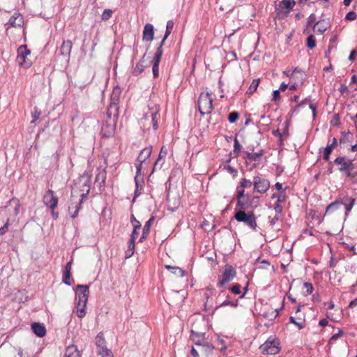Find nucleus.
I'll list each match as a JSON object with an SVG mask.
<instances>
[{
  "instance_id": "obj_1",
  "label": "nucleus",
  "mask_w": 357,
  "mask_h": 357,
  "mask_svg": "<svg viewBox=\"0 0 357 357\" xmlns=\"http://www.w3.org/2000/svg\"><path fill=\"white\" fill-rule=\"evenodd\" d=\"M90 189L91 187L87 181L82 184L81 182L75 183L73 187L70 197L71 204L69 206V212L72 218H75L78 215L81 204L84 199L87 197Z\"/></svg>"
},
{
  "instance_id": "obj_2",
  "label": "nucleus",
  "mask_w": 357,
  "mask_h": 357,
  "mask_svg": "<svg viewBox=\"0 0 357 357\" xmlns=\"http://www.w3.org/2000/svg\"><path fill=\"white\" fill-rule=\"evenodd\" d=\"M89 296V286L78 284L77 286L75 297V301H77L75 313L79 318H83L86 315V307Z\"/></svg>"
},
{
  "instance_id": "obj_3",
  "label": "nucleus",
  "mask_w": 357,
  "mask_h": 357,
  "mask_svg": "<svg viewBox=\"0 0 357 357\" xmlns=\"http://www.w3.org/2000/svg\"><path fill=\"white\" fill-rule=\"evenodd\" d=\"M259 349L264 355L277 354L281 349L280 340L276 336L271 335L259 347Z\"/></svg>"
},
{
  "instance_id": "obj_4",
  "label": "nucleus",
  "mask_w": 357,
  "mask_h": 357,
  "mask_svg": "<svg viewBox=\"0 0 357 357\" xmlns=\"http://www.w3.org/2000/svg\"><path fill=\"white\" fill-rule=\"evenodd\" d=\"M190 321L192 334L206 333L208 328V321L204 317L200 314L193 316Z\"/></svg>"
},
{
  "instance_id": "obj_5",
  "label": "nucleus",
  "mask_w": 357,
  "mask_h": 357,
  "mask_svg": "<svg viewBox=\"0 0 357 357\" xmlns=\"http://www.w3.org/2000/svg\"><path fill=\"white\" fill-rule=\"evenodd\" d=\"M31 55V51L27 49V46L25 45H21L17 49V56L16 61L19 66L28 68L31 64L32 61L29 56Z\"/></svg>"
},
{
  "instance_id": "obj_6",
  "label": "nucleus",
  "mask_w": 357,
  "mask_h": 357,
  "mask_svg": "<svg viewBox=\"0 0 357 357\" xmlns=\"http://www.w3.org/2000/svg\"><path fill=\"white\" fill-rule=\"evenodd\" d=\"M211 94L207 91L201 93L198 99V107L200 113L207 114L211 113L213 108V100Z\"/></svg>"
},
{
  "instance_id": "obj_7",
  "label": "nucleus",
  "mask_w": 357,
  "mask_h": 357,
  "mask_svg": "<svg viewBox=\"0 0 357 357\" xmlns=\"http://www.w3.org/2000/svg\"><path fill=\"white\" fill-rule=\"evenodd\" d=\"M234 218L238 222H244L252 229H256L257 222L253 212L246 213L244 211L240 210L236 213Z\"/></svg>"
},
{
  "instance_id": "obj_8",
  "label": "nucleus",
  "mask_w": 357,
  "mask_h": 357,
  "mask_svg": "<svg viewBox=\"0 0 357 357\" xmlns=\"http://www.w3.org/2000/svg\"><path fill=\"white\" fill-rule=\"evenodd\" d=\"M149 111L146 112L144 114V118L146 119H151V122L153 124V128L154 130L158 128V120L159 119V111L160 107L159 105L155 104L153 102H151L149 105Z\"/></svg>"
},
{
  "instance_id": "obj_9",
  "label": "nucleus",
  "mask_w": 357,
  "mask_h": 357,
  "mask_svg": "<svg viewBox=\"0 0 357 357\" xmlns=\"http://www.w3.org/2000/svg\"><path fill=\"white\" fill-rule=\"evenodd\" d=\"M295 5L296 1L294 0H282L278 4L275 5V9L278 15L286 17Z\"/></svg>"
},
{
  "instance_id": "obj_10",
  "label": "nucleus",
  "mask_w": 357,
  "mask_h": 357,
  "mask_svg": "<svg viewBox=\"0 0 357 357\" xmlns=\"http://www.w3.org/2000/svg\"><path fill=\"white\" fill-rule=\"evenodd\" d=\"M24 24V17L19 13H15L9 19L8 22L5 24L6 33H9L11 27L22 28Z\"/></svg>"
},
{
  "instance_id": "obj_11",
  "label": "nucleus",
  "mask_w": 357,
  "mask_h": 357,
  "mask_svg": "<svg viewBox=\"0 0 357 357\" xmlns=\"http://www.w3.org/2000/svg\"><path fill=\"white\" fill-rule=\"evenodd\" d=\"M58 198L52 190L46 191L43 196L44 204L50 208L52 211H54L58 206Z\"/></svg>"
},
{
  "instance_id": "obj_12",
  "label": "nucleus",
  "mask_w": 357,
  "mask_h": 357,
  "mask_svg": "<svg viewBox=\"0 0 357 357\" xmlns=\"http://www.w3.org/2000/svg\"><path fill=\"white\" fill-rule=\"evenodd\" d=\"M192 340L195 343V344L197 346L198 349L199 351H205L207 348H209V344L206 340L205 338V333H201V334H192L190 336Z\"/></svg>"
},
{
  "instance_id": "obj_13",
  "label": "nucleus",
  "mask_w": 357,
  "mask_h": 357,
  "mask_svg": "<svg viewBox=\"0 0 357 357\" xmlns=\"http://www.w3.org/2000/svg\"><path fill=\"white\" fill-rule=\"evenodd\" d=\"M253 185L255 189L259 193L266 192L270 186V183L268 180L259 176L254 177Z\"/></svg>"
},
{
  "instance_id": "obj_14",
  "label": "nucleus",
  "mask_w": 357,
  "mask_h": 357,
  "mask_svg": "<svg viewBox=\"0 0 357 357\" xmlns=\"http://www.w3.org/2000/svg\"><path fill=\"white\" fill-rule=\"evenodd\" d=\"M335 164L340 165L338 168L340 172L348 170L349 169H354V165L351 160L347 159L345 157L340 156L334 160Z\"/></svg>"
},
{
  "instance_id": "obj_15",
  "label": "nucleus",
  "mask_w": 357,
  "mask_h": 357,
  "mask_svg": "<svg viewBox=\"0 0 357 357\" xmlns=\"http://www.w3.org/2000/svg\"><path fill=\"white\" fill-rule=\"evenodd\" d=\"M162 55V50L161 49V46H160L158 48L153 60V63L152 70L154 77H158L159 76V64L161 60Z\"/></svg>"
},
{
  "instance_id": "obj_16",
  "label": "nucleus",
  "mask_w": 357,
  "mask_h": 357,
  "mask_svg": "<svg viewBox=\"0 0 357 357\" xmlns=\"http://www.w3.org/2000/svg\"><path fill=\"white\" fill-rule=\"evenodd\" d=\"M329 22L327 20H321L317 22L313 26V31L319 34L324 33L328 28Z\"/></svg>"
},
{
  "instance_id": "obj_17",
  "label": "nucleus",
  "mask_w": 357,
  "mask_h": 357,
  "mask_svg": "<svg viewBox=\"0 0 357 357\" xmlns=\"http://www.w3.org/2000/svg\"><path fill=\"white\" fill-rule=\"evenodd\" d=\"M154 31L153 26L151 24H145L143 30V40L150 42L153 39Z\"/></svg>"
},
{
  "instance_id": "obj_18",
  "label": "nucleus",
  "mask_w": 357,
  "mask_h": 357,
  "mask_svg": "<svg viewBox=\"0 0 357 357\" xmlns=\"http://www.w3.org/2000/svg\"><path fill=\"white\" fill-rule=\"evenodd\" d=\"M114 125L105 123L102 126L101 133L104 137L109 138L114 135Z\"/></svg>"
},
{
  "instance_id": "obj_19",
  "label": "nucleus",
  "mask_w": 357,
  "mask_h": 357,
  "mask_svg": "<svg viewBox=\"0 0 357 357\" xmlns=\"http://www.w3.org/2000/svg\"><path fill=\"white\" fill-rule=\"evenodd\" d=\"M236 272L231 265L225 266V283L231 281L236 276Z\"/></svg>"
},
{
  "instance_id": "obj_20",
  "label": "nucleus",
  "mask_w": 357,
  "mask_h": 357,
  "mask_svg": "<svg viewBox=\"0 0 357 357\" xmlns=\"http://www.w3.org/2000/svg\"><path fill=\"white\" fill-rule=\"evenodd\" d=\"M31 329L38 337H43L46 334V328L42 324L33 323L31 325Z\"/></svg>"
},
{
  "instance_id": "obj_21",
  "label": "nucleus",
  "mask_w": 357,
  "mask_h": 357,
  "mask_svg": "<svg viewBox=\"0 0 357 357\" xmlns=\"http://www.w3.org/2000/svg\"><path fill=\"white\" fill-rule=\"evenodd\" d=\"M151 153H152V146H151L145 147L140 151L136 161L144 163L150 157Z\"/></svg>"
},
{
  "instance_id": "obj_22",
  "label": "nucleus",
  "mask_w": 357,
  "mask_h": 357,
  "mask_svg": "<svg viewBox=\"0 0 357 357\" xmlns=\"http://www.w3.org/2000/svg\"><path fill=\"white\" fill-rule=\"evenodd\" d=\"M64 357H81V354L77 346L71 344L66 348Z\"/></svg>"
},
{
  "instance_id": "obj_23",
  "label": "nucleus",
  "mask_w": 357,
  "mask_h": 357,
  "mask_svg": "<svg viewBox=\"0 0 357 357\" xmlns=\"http://www.w3.org/2000/svg\"><path fill=\"white\" fill-rule=\"evenodd\" d=\"M73 44L69 40L63 42L61 46V53L64 56H69L72 50Z\"/></svg>"
},
{
  "instance_id": "obj_24",
  "label": "nucleus",
  "mask_w": 357,
  "mask_h": 357,
  "mask_svg": "<svg viewBox=\"0 0 357 357\" xmlns=\"http://www.w3.org/2000/svg\"><path fill=\"white\" fill-rule=\"evenodd\" d=\"M343 204L344 205L345 209H346V215H348L349 212L351 211L352 209L355 202L356 199L351 197H345L344 198Z\"/></svg>"
},
{
  "instance_id": "obj_25",
  "label": "nucleus",
  "mask_w": 357,
  "mask_h": 357,
  "mask_svg": "<svg viewBox=\"0 0 357 357\" xmlns=\"http://www.w3.org/2000/svg\"><path fill=\"white\" fill-rule=\"evenodd\" d=\"M145 61L144 58L140 60L139 62H138L135 67L132 70V75L134 76H138L142 72H144V69L147 67L146 65L144 64Z\"/></svg>"
},
{
  "instance_id": "obj_26",
  "label": "nucleus",
  "mask_w": 357,
  "mask_h": 357,
  "mask_svg": "<svg viewBox=\"0 0 357 357\" xmlns=\"http://www.w3.org/2000/svg\"><path fill=\"white\" fill-rule=\"evenodd\" d=\"M96 345L98 350L106 349L104 335L102 332L99 333L96 337Z\"/></svg>"
},
{
  "instance_id": "obj_27",
  "label": "nucleus",
  "mask_w": 357,
  "mask_h": 357,
  "mask_svg": "<svg viewBox=\"0 0 357 357\" xmlns=\"http://www.w3.org/2000/svg\"><path fill=\"white\" fill-rule=\"evenodd\" d=\"M154 221V217L152 216L146 222V224L144 225V228H143V232H142V237L140 238V241H143L144 239H145L147 236V235L149 234V231H150V228H151V226L153 223V222Z\"/></svg>"
},
{
  "instance_id": "obj_28",
  "label": "nucleus",
  "mask_w": 357,
  "mask_h": 357,
  "mask_svg": "<svg viewBox=\"0 0 357 357\" xmlns=\"http://www.w3.org/2000/svg\"><path fill=\"white\" fill-rule=\"evenodd\" d=\"M343 204L342 199H337L335 202L331 203L326 208V213H331L338 209Z\"/></svg>"
},
{
  "instance_id": "obj_29",
  "label": "nucleus",
  "mask_w": 357,
  "mask_h": 357,
  "mask_svg": "<svg viewBox=\"0 0 357 357\" xmlns=\"http://www.w3.org/2000/svg\"><path fill=\"white\" fill-rule=\"evenodd\" d=\"M165 268L177 277H183L185 275V271L179 267L166 265Z\"/></svg>"
},
{
  "instance_id": "obj_30",
  "label": "nucleus",
  "mask_w": 357,
  "mask_h": 357,
  "mask_svg": "<svg viewBox=\"0 0 357 357\" xmlns=\"http://www.w3.org/2000/svg\"><path fill=\"white\" fill-rule=\"evenodd\" d=\"M246 159L250 161H258L263 155V151L261 150L259 152L250 153L245 152Z\"/></svg>"
},
{
  "instance_id": "obj_31",
  "label": "nucleus",
  "mask_w": 357,
  "mask_h": 357,
  "mask_svg": "<svg viewBox=\"0 0 357 357\" xmlns=\"http://www.w3.org/2000/svg\"><path fill=\"white\" fill-rule=\"evenodd\" d=\"M173 27H174V22L172 21H171V20H169L167 22L165 35L163 39L162 40V41L160 43V46H161V47L164 45L165 40L170 35Z\"/></svg>"
},
{
  "instance_id": "obj_32",
  "label": "nucleus",
  "mask_w": 357,
  "mask_h": 357,
  "mask_svg": "<svg viewBox=\"0 0 357 357\" xmlns=\"http://www.w3.org/2000/svg\"><path fill=\"white\" fill-rule=\"evenodd\" d=\"M334 149V147L331 146V144H328L324 150V155L323 158L324 160L328 161L330 158V155L333 150Z\"/></svg>"
},
{
  "instance_id": "obj_33",
  "label": "nucleus",
  "mask_w": 357,
  "mask_h": 357,
  "mask_svg": "<svg viewBox=\"0 0 357 357\" xmlns=\"http://www.w3.org/2000/svg\"><path fill=\"white\" fill-rule=\"evenodd\" d=\"M259 84V79H255L252 80L247 93L249 94L253 93L257 89Z\"/></svg>"
},
{
  "instance_id": "obj_34",
  "label": "nucleus",
  "mask_w": 357,
  "mask_h": 357,
  "mask_svg": "<svg viewBox=\"0 0 357 357\" xmlns=\"http://www.w3.org/2000/svg\"><path fill=\"white\" fill-rule=\"evenodd\" d=\"M135 165L136 169H137L136 176L135 178H137V179H138L139 176H143V175H144L143 172H142L143 162L136 161Z\"/></svg>"
},
{
  "instance_id": "obj_35",
  "label": "nucleus",
  "mask_w": 357,
  "mask_h": 357,
  "mask_svg": "<svg viewBox=\"0 0 357 357\" xmlns=\"http://www.w3.org/2000/svg\"><path fill=\"white\" fill-rule=\"evenodd\" d=\"M10 204H13L15 205V214L17 215L20 213V202L19 199L16 197H13L9 201Z\"/></svg>"
},
{
  "instance_id": "obj_36",
  "label": "nucleus",
  "mask_w": 357,
  "mask_h": 357,
  "mask_svg": "<svg viewBox=\"0 0 357 357\" xmlns=\"http://www.w3.org/2000/svg\"><path fill=\"white\" fill-rule=\"evenodd\" d=\"M238 206L242 211L247 209L250 204L248 202V198L245 199H238Z\"/></svg>"
},
{
  "instance_id": "obj_37",
  "label": "nucleus",
  "mask_w": 357,
  "mask_h": 357,
  "mask_svg": "<svg viewBox=\"0 0 357 357\" xmlns=\"http://www.w3.org/2000/svg\"><path fill=\"white\" fill-rule=\"evenodd\" d=\"M98 353L101 357H114L112 351L107 348L98 350Z\"/></svg>"
},
{
  "instance_id": "obj_38",
  "label": "nucleus",
  "mask_w": 357,
  "mask_h": 357,
  "mask_svg": "<svg viewBox=\"0 0 357 357\" xmlns=\"http://www.w3.org/2000/svg\"><path fill=\"white\" fill-rule=\"evenodd\" d=\"M304 104H309L310 105V109L312 110V114H313V117L314 118L315 116H316V108L317 107L310 102V100H308V99H305V100H303L300 105H298V106L300 107Z\"/></svg>"
},
{
  "instance_id": "obj_39",
  "label": "nucleus",
  "mask_w": 357,
  "mask_h": 357,
  "mask_svg": "<svg viewBox=\"0 0 357 357\" xmlns=\"http://www.w3.org/2000/svg\"><path fill=\"white\" fill-rule=\"evenodd\" d=\"M307 47L312 49L316 46V40L313 35H310L307 38Z\"/></svg>"
},
{
  "instance_id": "obj_40",
  "label": "nucleus",
  "mask_w": 357,
  "mask_h": 357,
  "mask_svg": "<svg viewBox=\"0 0 357 357\" xmlns=\"http://www.w3.org/2000/svg\"><path fill=\"white\" fill-rule=\"evenodd\" d=\"M241 286L239 284H236L231 287H227V289L229 290H230L233 294H234L236 295L241 294Z\"/></svg>"
},
{
  "instance_id": "obj_41",
  "label": "nucleus",
  "mask_w": 357,
  "mask_h": 357,
  "mask_svg": "<svg viewBox=\"0 0 357 357\" xmlns=\"http://www.w3.org/2000/svg\"><path fill=\"white\" fill-rule=\"evenodd\" d=\"M70 276H71L70 272L64 271L63 273V278H62L63 282L65 283L66 284L70 285L71 284Z\"/></svg>"
},
{
  "instance_id": "obj_42",
  "label": "nucleus",
  "mask_w": 357,
  "mask_h": 357,
  "mask_svg": "<svg viewBox=\"0 0 357 357\" xmlns=\"http://www.w3.org/2000/svg\"><path fill=\"white\" fill-rule=\"evenodd\" d=\"M165 160H159V157L153 164V170L151 174H153L155 171H156L158 169H160L164 164Z\"/></svg>"
},
{
  "instance_id": "obj_43",
  "label": "nucleus",
  "mask_w": 357,
  "mask_h": 357,
  "mask_svg": "<svg viewBox=\"0 0 357 357\" xmlns=\"http://www.w3.org/2000/svg\"><path fill=\"white\" fill-rule=\"evenodd\" d=\"M239 118V114L237 112H233L228 116V120L231 123H235Z\"/></svg>"
},
{
  "instance_id": "obj_44",
  "label": "nucleus",
  "mask_w": 357,
  "mask_h": 357,
  "mask_svg": "<svg viewBox=\"0 0 357 357\" xmlns=\"http://www.w3.org/2000/svg\"><path fill=\"white\" fill-rule=\"evenodd\" d=\"M252 185V182L250 180H248L246 178H243L241 181L240 188H250Z\"/></svg>"
},
{
  "instance_id": "obj_45",
  "label": "nucleus",
  "mask_w": 357,
  "mask_h": 357,
  "mask_svg": "<svg viewBox=\"0 0 357 357\" xmlns=\"http://www.w3.org/2000/svg\"><path fill=\"white\" fill-rule=\"evenodd\" d=\"M278 315V310L275 309L274 310L271 311L270 314L266 313L264 314V317H266L268 319L273 320L275 319Z\"/></svg>"
},
{
  "instance_id": "obj_46",
  "label": "nucleus",
  "mask_w": 357,
  "mask_h": 357,
  "mask_svg": "<svg viewBox=\"0 0 357 357\" xmlns=\"http://www.w3.org/2000/svg\"><path fill=\"white\" fill-rule=\"evenodd\" d=\"M303 287H304V288L306 290L307 295H310V294H311L312 293L314 288H313V286H312V283H310V282H305L303 284Z\"/></svg>"
},
{
  "instance_id": "obj_47",
  "label": "nucleus",
  "mask_w": 357,
  "mask_h": 357,
  "mask_svg": "<svg viewBox=\"0 0 357 357\" xmlns=\"http://www.w3.org/2000/svg\"><path fill=\"white\" fill-rule=\"evenodd\" d=\"M167 155V149L165 146H162V148L160 149L159 155H158L159 160H165V158L166 157Z\"/></svg>"
},
{
  "instance_id": "obj_48",
  "label": "nucleus",
  "mask_w": 357,
  "mask_h": 357,
  "mask_svg": "<svg viewBox=\"0 0 357 357\" xmlns=\"http://www.w3.org/2000/svg\"><path fill=\"white\" fill-rule=\"evenodd\" d=\"M40 111H39L37 108H34V111L32 112L31 116L33 117V121L31 123H34L36 120H38L40 116Z\"/></svg>"
},
{
  "instance_id": "obj_49",
  "label": "nucleus",
  "mask_w": 357,
  "mask_h": 357,
  "mask_svg": "<svg viewBox=\"0 0 357 357\" xmlns=\"http://www.w3.org/2000/svg\"><path fill=\"white\" fill-rule=\"evenodd\" d=\"M241 149V145L240 144L239 142L238 141L237 138L235 137L234 139V152L236 154L239 153Z\"/></svg>"
},
{
  "instance_id": "obj_50",
  "label": "nucleus",
  "mask_w": 357,
  "mask_h": 357,
  "mask_svg": "<svg viewBox=\"0 0 357 357\" xmlns=\"http://www.w3.org/2000/svg\"><path fill=\"white\" fill-rule=\"evenodd\" d=\"M225 305H231L232 307H236L238 305V300L233 301H229V297L227 296V298L224 301Z\"/></svg>"
},
{
  "instance_id": "obj_51",
  "label": "nucleus",
  "mask_w": 357,
  "mask_h": 357,
  "mask_svg": "<svg viewBox=\"0 0 357 357\" xmlns=\"http://www.w3.org/2000/svg\"><path fill=\"white\" fill-rule=\"evenodd\" d=\"M296 72L301 73V70H298V68H295L293 70H284L283 73L285 74L287 77H293Z\"/></svg>"
},
{
  "instance_id": "obj_52",
  "label": "nucleus",
  "mask_w": 357,
  "mask_h": 357,
  "mask_svg": "<svg viewBox=\"0 0 357 357\" xmlns=\"http://www.w3.org/2000/svg\"><path fill=\"white\" fill-rule=\"evenodd\" d=\"M112 11L109 9H106L104 10L102 15V20H108L109 18H110L112 17Z\"/></svg>"
},
{
  "instance_id": "obj_53",
  "label": "nucleus",
  "mask_w": 357,
  "mask_h": 357,
  "mask_svg": "<svg viewBox=\"0 0 357 357\" xmlns=\"http://www.w3.org/2000/svg\"><path fill=\"white\" fill-rule=\"evenodd\" d=\"M356 18V14L354 11L349 12L345 16V19L347 20H349V21L354 20Z\"/></svg>"
},
{
  "instance_id": "obj_54",
  "label": "nucleus",
  "mask_w": 357,
  "mask_h": 357,
  "mask_svg": "<svg viewBox=\"0 0 357 357\" xmlns=\"http://www.w3.org/2000/svg\"><path fill=\"white\" fill-rule=\"evenodd\" d=\"M289 321H290L291 323H292V324H295L296 326H297L299 329H302L304 327L303 323L297 321L296 320V319L294 317H290Z\"/></svg>"
},
{
  "instance_id": "obj_55",
  "label": "nucleus",
  "mask_w": 357,
  "mask_h": 357,
  "mask_svg": "<svg viewBox=\"0 0 357 357\" xmlns=\"http://www.w3.org/2000/svg\"><path fill=\"white\" fill-rule=\"evenodd\" d=\"M225 169L232 176V177H234L237 174V171L229 165L227 167L225 166Z\"/></svg>"
},
{
  "instance_id": "obj_56",
  "label": "nucleus",
  "mask_w": 357,
  "mask_h": 357,
  "mask_svg": "<svg viewBox=\"0 0 357 357\" xmlns=\"http://www.w3.org/2000/svg\"><path fill=\"white\" fill-rule=\"evenodd\" d=\"M139 229H133V231L131 234L130 240H132V241H135V240L137 238V237L139 236Z\"/></svg>"
},
{
  "instance_id": "obj_57",
  "label": "nucleus",
  "mask_w": 357,
  "mask_h": 357,
  "mask_svg": "<svg viewBox=\"0 0 357 357\" xmlns=\"http://www.w3.org/2000/svg\"><path fill=\"white\" fill-rule=\"evenodd\" d=\"M248 198L244 194V189L241 188L240 187L238 188V199H245Z\"/></svg>"
},
{
  "instance_id": "obj_58",
  "label": "nucleus",
  "mask_w": 357,
  "mask_h": 357,
  "mask_svg": "<svg viewBox=\"0 0 357 357\" xmlns=\"http://www.w3.org/2000/svg\"><path fill=\"white\" fill-rule=\"evenodd\" d=\"M135 184H136V189H135V197H134L133 201L135 200V199L137 197H138L140 195V192L139 190V181H138V179H137V178H135Z\"/></svg>"
},
{
  "instance_id": "obj_59",
  "label": "nucleus",
  "mask_w": 357,
  "mask_h": 357,
  "mask_svg": "<svg viewBox=\"0 0 357 357\" xmlns=\"http://www.w3.org/2000/svg\"><path fill=\"white\" fill-rule=\"evenodd\" d=\"M280 98V89H276L273 91V100L276 101Z\"/></svg>"
},
{
  "instance_id": "obj_60",
  "label": "nucleus",
  "mask_w": 357,
  "mask_h": 357,
  "mask_svg": "<svg viewBox=\"0 0 357 357\" xmlns=\"http://www.w3.org/2000/svg\"><path fill=\"white\" fill-rule=\"evenodd\" d=\"M316 20V16L314 14H311L309 17H308V20H307V26H309L311 25L312 23L314 22Z\"/></svg>"
},
{
  "instance_id": "obj_61",
  "label": "nucleus",
  "mask_w": 357,
  "mask_h": 357,
  "mask_svg": "<svg viewBox=\"0 0 357 357\" xmlns=\"http://www.w3.org/2000/svg\"><path fill=\"white\" fill-rule=\"evenodd\" d=\"M226 58H229V61H233L236 59V53L234 51H231L226 54Z\"/></svg>"
},
{
  "instance_id": "obj_62",
  "label": "nucleus",
  "mask_w": 357,
  "mask_h": 357,
  "mask_svg": "<svg viewBox=\"0 0 357 357\" xmlns=\"http://www.w3.org/2000/svg\"><path fill=\"white\" fill-rule=\"evenodd\" d=\"M353 170L354 169H349L348 170L344 171L343 172H345L347 177L354 178L356 177V175L354 172H352Z\"/></svg>"
},
{
  "instance_id": "obj_63",
  "label": "nucleus",
  "mask_w": 357,
  "mask_h": 357,
  "mask_svg": "<svg viewBox=\"0 0 357 357\" xmlns=\"http://www.w3.org/2000/svg\"><path fill=\"white\" fill-rule=\"evenodd\" d=\"M135 241L132 240H129L128 243V249H129V251L135 250Z\"/></svg>"
},
{
  "instance_id": "obj_64",
  "label": "nucleus",
  "mask_w": 357,
  "mask_h": 357,
  "mask_svg": "<svg viewBox=\"0 0 357 357\" xmlns=\"http://www.w3.org/2000/svg\"><path fill=\"white\" fill-rule=\"evenodd\" d=\"M8 225L9 224H8V220L7 222L3 225V227L0 228V235H2L7 231L8 228Z\"/></svg>"
}]
</instances>
